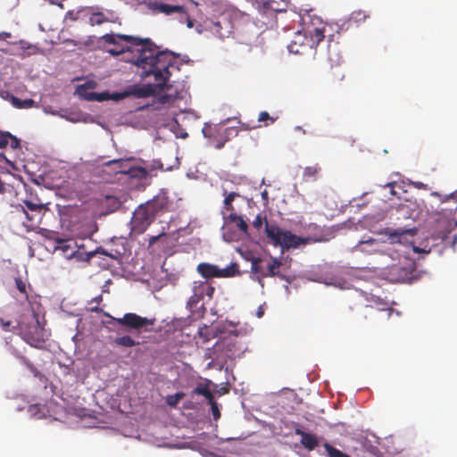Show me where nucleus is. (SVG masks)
Returning <instances> with one entry per match:
<instances>
[{"mask_svg":"<svg viewBox=\"0 0 457 457\" xmlns=\"http://www.w3.org/2000/svg\"><path fill=\"white\" fill-rule=\"evenodd\" d=\"M102 39L106 44L115 46V48L109 50L112 55L130 51L131 46L137 47V57L131 62L140 70V77H153V84L135 87L131 95L137 98H145L157 94L158 91L171 90L170 69L175 68V58L170 52L158 50L148 38L142 39L123 34H105Z\"/></svg>","mask_w":457,"mask_h":457,"instance_id":"f257e3e1","label":"nucleus"},{"mask_svg":"<svg viewBox=\"0 0 457 457\" xmlns=\"http://www.w3.org/2000/svg\"><path fill=\"white\" fill-rule=\"evenodd\" d=\"M318 26H307L304 32L295 33L294 38L288 44V51L295 54H304L311 51L325 38L326 24L319 18L316 19Z\"/></svg>","mask_w":457,"mask_h":457,"instance_id":"f03ea898","label":"nucleus"},{"mask_svg":"<svg viewBox=\"0 0 457 457\" xmlns=\"http://www.w3.org/2000/svg\"><path fill=\"white\" fill-rule=\"evenodd\" d=\"M265 232L270 242L275 246H281L282 249L296 248L305 241L291 231L281 229L278 225L267 221Z\"/></svg>","mask_w":457,"mask_h":457,"instance_id":"7ed1b4c3","label":"nucleus"},{"mask_svg":"<svg viewBox=\"0 0 457 457\" xmlns=\"http://www.w3.org/2000/svg\"><path fill=\"white\" fill-rule=\"evenodd\" d=\"M248 225L242 216L230 212L223 227V238L227 242H235L247 235Z\"/></svg>","mask_w":457,"mask_h":457,"instance_id":"20e7f679","label":"nucleus"},{"mask_svg":"<svg viewBox=\"0 0 457 457\" xmlns=\"http://www.w3.org/2000/svg\"><path fill=\"white\" fill-rule=\"evenodd\" d=\"M280 265L281 262L277 258H271L270 261L266 262L260 257H253L251 261V270L256 275L258 281L262 282L263 278L278 275Z\"/></svg>","mask_w":457,"mask_h":457,"instance_id":"39448f33","label":"nucleus"},{"mask_svg":"<svg viewBox=\"0 0 457 457\" xmlns=\"http://www.w3.org/2000/svg\"><path fill=\"white\" fill-rule=\"evenodd\" d=\"M155 216L153 210L146 204L139 205L133 213L132 229L138 234L144 233L154 221Z\"/></svg>","mask_w":457,"mask_h":457,"instance_id":"423d86ee","label":"nucleus"},{"mask_svg":"<svg viewBox=\"0 0 457 457\" xmlns=\"http://www.w3.org/2000/svg\"><path fill=\"white\" fill-rule=\"evenodd\" d=\"M112 321L115 324L135 330H140L154 324V320L141 317L134 312L125 313L121 318H112Z\"/></svg>","mask_w":457,"mask_h":457,"instance_id":"0eeeda50","label":"nucleus"},{"mask_svg":"<svg viewBox=\"0 0 457 457\" xmlns=\"http://www.w3.org/2000/svg\"><path fill=\"white\" fill-rule=\"evenodd\" d=\"M141 160H137L133 157L126 159H115L105 162V165L112 166V169H119V171H148L146 167H144L138 162Z\"/></svg>","mask_w":457,"mask_h":457,"instance_id":"6e6552de","label":"nucleus"},{"mask_svg":"<svg viewBox=\"0 0 457 457\" xmlns=\"http://www.w3.org/2000/svg\"><path fill=\"white\" fill-rule=\"evenodd\" d=\"M146 204L149 206L151 210H153L154 213L157 215L159 212L168 211L170 201L167 195V192L164 189H162L160 193L155 195L152 200L148 201Z\"/></svg>","mask_w":457,"mask_h":457,"instance_id":"1a4fd4ad","label":"nucleus"},{"mask_svg":"<svg viewBox=\"0 0 457 457\" xmlns=\"http://www.w3.org/2000/svg\"><path fill=\"white\" fill-rule=\"evenodd\" d=\"M389 279L397 283H411L412 274L410 269L399 265H393L388 271Z\"/></svg>","mask_w":457,"mask_h":457,"instance_id":"9d476101","label":"nucleus"},{"mask_svg":"<svg viewBox=\"0 0 457 457\" xmlns=\"http://www.w3.org/2000/svg\"><path fill=\"white\" fill-rule=\"evenodd\" d=\"M52 174L53 173H40L34 180L37 185H43L46 188H64L65 181L62 180L61 177L56 179H52Z\"/></svg>","mask_w":457,"mask_h":457,"instance_id":"9b49d317","label":"nucleus"},{"mask_svg":"<svg viewBox=\"0 0 457 457\" xmlns=\"http://www.w3.org/2000/svg\"><path fill=\"white\" fill-rule=\"evenodd\" d=\"M295 434L301 436V444L308 451H312L319 445L318 437L314 434L307 433L299 428L295 429Z\"/></svg>","mask_w":457,"mask_h":457,"instance_id":"f8f14e48","label":"nucleus"},{"mask_svg":"<svg viewBox=\"0 0 457 457\" xmlns=\"http://www.w3.org/2000/svg\"><path fill=\"white\" fill-rule=\"evenodd\" d=\"M94 87V83L92 82H87L84 85H79L77 88L78 94L81 96H83L87 100H96V101H103L106 99V97L104 96V94H97V93H88L87 89H92Z\"/></svg>","mask_w":457,"mask_h":457,"instance_id":"ddd939ff","label":"nucleus"},{"mask_svg":"<svg viewBox=\"0 0 457 457\" xmlns=\"http://www.w3.org/2000/svg\"><path fill=\"white\" fill-rule=\"evenodd\" d=\"M36 335H32L30 332H23L24 340L32 346H37L39 344L44 343L43 329L39 327V322L36 319Z\"/></svg>","mask_w":457,"mask_h":457,"instance_id":"4468645a","label":"nucleus"},{"mask_svg":"<svg viewBox=\"0 0 457 457\" xmlns=\"http://www.w3.org/2000/svg\"><path fill=\"white\" fill-rule=\"evenodd\" d=\"M200 285H201V281H195L193 283V287H192L193 294L189 297L188 302H187V306L190 309L196 308L197 304L204 297V293H203V288H202V287H200Z\"/></svg>","mask_w":457,"mask_h":457,"instance_id":"2eb2a0df","label":"nucleus"},{"mask_svg":"<svg viewBox=\"0 0 457 457\" xmlns=\"http://www.w3.org/2000/svg\"><path fill=\"white\" fill-rule=\"evenodd\" d=\"M328 60L331 64V67L340 66L344 60L340 53L338 52V46L337 44L331 45L329 44L328 46Z\"/></svg>","mask_w":457,"mask_h":457,"instance_id":"dca6fc26","label":"nucleus"},{"mask_svg":"<svg viewBox=\"0 0 457 457\" xmlns=\"http://www.w3.org/2000/svg\"><path fill=\"white\" fill-rule=\"evenodd\" d=\"M417 234V228H397L394 232L390 233L389 238L392 242H402L403 239H406L408 237H413Z\"/></svg>","mask_w":457,"mask_h":457,"instance_id":"f3484780","label":"nucleus"},{"mask_svg":"<svg viewBox=\"0 0 457 457\" xmlns=\"http://www.w3.org/2000/svg\"><path fill=\"white\" fill-rule=\"evenodd\" d=\"M379 242L377 239L370 238L366 241H361L357 245V248L365 253H375L378 252Z\"/></svg>","mask_w":457,"mask_h":457,"instance_id":"a211bd4d","label":"nucleus"},{"mask_svg":"<svg viewBox=\"0 0 457 457\" xmlns=\"http://www.w3.org/2000/svg\"><path fill=\"white\" fill-rule=\"evenodd\" d=\"M153 9L166 15H170L173 12L179 13L180 12H184V7L181 5H171L163 3H155Z\"/></svg>","mask_w":457,"mask_h":457,"instance_id":"6ab92c4d","label":"nucleus"},{"mask_svg":"<svg viewBox=\"0 0 457 457\" xmlns=\"http://www.w3.org/2000/svg\"><path fill=\"white\" fill-rule=\"evenodd\" d=\"M197 271L205 278H217L218 266L202 262L198 264Z\"/></svg>","mask_w":457,"mask_h":457,"instance_id":"aec40b11","label":"nucleus"},{"mask_svg":"<svg viewBox=\"0 0 457 457\" xmlns=\"http://www.w3.org/2000/svg\"><path fill=\"white\" fill-rule=\"evenodd\" d=\"M10 101L18 109H29L36 106V102L33 99L21 100L17 96H12Z\"/></svg>","mask_w":457,"mask_h":457,"instance_id":"412c9836","label":"nucleus"},{"mask_svg":"<svg viewBox=\"0 0 457 457\" xmlns=\"http://www.w3.org/2000/svg\"><path fill=\"white\" fill-rule=\"evenodd\" d=\"M163 91L164 90L157 92L160 94V96L157 98V103L162 105L172 104L174 101L178 98V92L175 91L174 93H162Z\"/></svg>","mask_w":457,"mask_h":457,"instance_id":"4be33fe9","label":"nucleus"},{"mask_svg":"<svg viewBox=\"0 0 457 457\" xmlns=\"http://www.w3.org/2000/svg\"><path fill=\"white\" fill-rule=\"evenodd\" d=\"M114 344L118 346L123 347H133L140 345L138 341H136L130 336L128 335L116 337L114 340Z\"/></svg>","mask_w":457,"mask_h":457,"instance_id":"5701e85b","label":"nucleus"},{"mask_svg":"<svg viewBox=\"0 0 457 457\" xmlns=\"http://www.w3.org/2000/svg\"><path fill=\"white\" fill-rule=\"evenodd\" d=\"M193 395H203L208 401V403L213 400V394L208 387V386L199 385L192 391Z\"/></svg>","mask_w":457,"mask_h":457,"instance_id":"b1692460","label":"nucleus"},{"mask_svg":"<svg viewBox=\"0 0 457 457\" xmlns=\"http://www.w3.org/2000/svg\"><path fill=\"white\" fill-rule=\"evenodd\" d=\"M323 447L326 451L327 457H350L347 453H343L328 443H325Z\"/></svg>","mask_w":457,"mask_h":457,"instance_id":"393cba45","label":"nucleus"},{"mask_svg":"<svg viewBox=\"0 0 457 457\" xmlns=\"http://www.w3.org/2000/svg\"><path fill=\"white\" fill-rule=\"evenodd\" d=\"M185 393L178 392L174 395H169L165 397V403L167 405L172 408H176L180 400L185 397Z\"/></svg>","mask_w":457,"mask_h":457,"instance_id":"a878e982","label":"nucleus"},{"mask_svg":"<svg viewBox=\"0 0 457 457\" xmlns=\"http://www.w3.org/2000/svg\"><path fill=\"white\" fill-rule=\"evenodd\" d=\"M369 17H370V15L367 14L365 11L357 10V11H353L351 13L349 21L353 23L359 24L361 22L365 21L366 19Z\"/></svg>","mask_w":457,"mask_h":457,"instance_id":"bb28decb","label":"nucleus"},{"mask_svg":"<svg viewBox=\"0 0 457 457\" xmlns=\"http://www.w3.org/2000/svg\"><path fill=\"white\" fill-rule=\"evenodd\" d=\"M107 21H109V19L101 12H93L89 17V23L92 26L101 25Z\"/></svg>","mask_w":457,"mask_h":457,"instance_id":"cd10ccee","label":"nucleus"},{"mask_svg":"<svg viewBox=\"0 0 457 457\" xmlns=\"http://www.w3.org/2000/svg\"><path fill=\"white\" fill-rule=\"evenodd\" d=\"M237 269L235 264H232L225 269H220L218 267L217 278H230L237 274Z\"/></svg>","mask_w":457,"mask_h":457,"instance_id":"c85d7f7f","label":"nucleus"},{"mask_svg":"<svg viewBox=\"0 0 457 457\" xmlns=\"http://www.w3.org/2000/svg\"><path fill=\"white\" fill-rule=\"evenodd\" d=\"M18 211H21L22 214L25 216L28 221L31 222L30 224H25L26 227H32L34 225L33 221L37 218H39V215H37L35 212H27L22 205H19L16 207Z\"/></svg>","mask_w":457,"mask_h":457,"instance_id":"c756f323","label":"nucleus"},{"mask_svg":"<svg viewBox=\"0 0 457 457\" xmlns=\"http://www.w3.org/2000/svg\"><path fill=\"white\" fill-rule=\"evenodd\" d=\"M276 120L277 118L270 116L266 111L261 112L258 116V122H262L265 127L274 123Z\"/></svg>","mask_w":457,"mask_h":457,"instance_id":"7c9ffc66","label":"nucleus"},{"mask_svg":"<svg viewBox=\"0 0 457 457\" xmlns=\"http://www.w3.org/2000/svg\"><path fill=\"white\" fill-rule=\"evenodd\" d=\"M24 208L27 212H35L37 215H40L43 210V204H34L30 201H24Z\"/></svg>","mask_w":457,"mask_h":457,"instance_id":"2f4dec72","label":"nucleus"},{"mask_svg":"<svg viewBox=\"0 0 457 457\" xmlns=\"http://www.w3.org/2000/svg\"><path fill=\"white\" fill-rule=\"evenodd\" d=\"M238 195L235 192H231L229 194H228L224 199V208L228 211V212H233L234 211V207L232 205V202L234 201L235 197L237 196Z\"/></svg>","mask_w":457,"mask_h":457,"instance_id":"473e14b6","label":"nucleus"},{"mask_svg":"<svg viewBox=\"0 0 457 457\" xmlns=\"http://www.w3.org/2000/svg\"><path fill=\"white\" fill-rule=\"evenodd\" d=\"M0 157L5 159V161L10 164V166L15 170V171H21V168L24 170V171H29L27 170L26 165L22 164L21 162H19L17 160L10 161L8 160L4 154H0Z\"/></svg>","mask_w":457,"mask_h":457,"instance_id":"72a5a7b5","label":"nucleus"},{"mask_svg":"<svg viewBox=\"0 0 457 457\" xmlns=\"http://www.w3.org/2000/svg\"><path fill=\"white\" fill-rule=\"evenodd\" d=\"M0 326L4 331H14L16 328H18L19 323L17 321L13 322L11 320L5 321L3 319H0Z\"/></svg>","mask_w":457,"mask_h":457,"instance_id":"f704fd0d","label":"nucleus"},{"mask_svg":"<svg viewBox=\"0 0 457 457\" xmlns=\"http://www.w3.org/2000/svg\"><path fill=\"white\" fill-rule=\"evenodd\" d=\"M204 295H207L209 298H212L215 288L206 281H201Z\"/></svg>","mask_w":457,"mask_h":457,"instance_id":"c9c22d12","label":"nucleus"},{"mask_svg":"<svg viewBox=\"0 0 457 457\" xmlns=\"http://www.w3.org/2000/svg\"><path fill=\"white\" fill-rule=\"evenodd\" d=\"M9 137H11L10 132L0 130V149L5 148L8 145Z\"/></svg>","mask_w":457,"mask_h":457,"instance_id":"e433bc0d","label":"nucleus"},{"mask_svg":"<svg viewBox=\"0 0 457 457\" xmlns=\"http://www.w3.org/2000/svg\"><path fill=\"white\" fill-rule=\"evenodd\" d=\"M208 403L211 405L213 420H218L220 418V412L217 403L214 400H212V402H210Z\"/></svg>","mask_w":457,"mask_h":457,"instance_id":"4c0bfd02","label":"nucleus"},{"mask_svg":"<svg viewBox=\"0 0 457 457\" xmlns=\"http://www.w3.org/2000/svg\"><path fill=\"white\" fill-rule=\"evenodd\" d=\"M9 144L11 148L13 150H20L21 149V142L18 137L11 134V137H9Z\"/></svg>","mask_w":457,"mask_h":457,"instance_id":"58836bf2","label":"nucleus"},{"mask_svg":"<svg viewBox=\"0 0 457 457\" xmlns=\"http://www.w3.org/2000/svg\"><path fill=\"white\" fill-rule=\"evenodd\" d=\"M170 166L164 167L163 163L161 161H154V164L152 167V170H162L163 171H170Z\"/></svg>","mask_w":457,"mask_h":457,"instance_id":"ea45409f","label":"nucleus"},{"mask_svg":"<svg viewBox=\"0 0 457 457\" xmlns=\"http://www.w3.org/2000/svg\"><path fill=\"white\" fill-rule=\"evenodd\" d=\"M15 284H16L17 289L21 294H24V295H27L26 284H25V282L21 278H15Z\"/></svg>","mask_w":457,"mask_h":457,"instance_id":"a19ab883","label":"nucleus"},{"mask_svg":"<svg viewBox=\"0 0 457 457\" xmlns=\"http://www.w3.org/2000/svg\"><path fill=\"white\" fill-rule=\"evenodd\" d=\"M9 187L12 188V187L9 183H7L6 181L3 180L0 178V194H4L6 192H10Z\"/></svg>","mask_w":457,"mask_h":457,"instance_id":"79ce46f5","label":"nucleus"},{"mask_svg":"<svg viewBox=\"0 0 457 457\" xmlns=\"http://www.w3.org/2000/svg\"><path fill=\"white\" fill-rule=\"evenodd\" d=\"M179 14H183V17H185V22H187V28L192 29L194 27V21L186 12V10L184 9V12H180Z\"/></svg>","mask_w":457,"mask_h":457,"instance_id":"37998d69","label":"nucleus"},{"mask_svg":"<svg viewBox=\"0 0 457 457\" xmlns=\"http://www.w3.org/2000/svg\"><path fill=\"white\" fill-rule=\"evenodd\" d=\"M56 242L59 244V245L56 246V248L62 249L64 252L67 251V249L70 247L67 245V241L64 239L57 238Z\"/></svg>","mask_w":457,"mask_h":457,"instance_id":"c03bdc74","label":"nucleus"},{"mask_svg":"<svg viewBox=\"0 0 457 457\" xmlns=\"http://www.w3.org/2000/svg\"><path fill=\"white\" fill-rule=\"evenodd\" d=\"M253 225L254 228L258 229L262 226V218L261 217V215L256 216L255 220L253 222Z\"/></svg>","mask_w":457,"mask_h":457,"instance_id":"a18cd8bd","label":"nucleus"},{"mask_svg":"<svg viewBox=\"0 0 457 457\" xmlns=\"http://www.w3.org/2000/svg\"><path fill=\"white\" fill-rule=\"evenodd\" d=\"M397 186V183L396 182H390V183H387L385 187H391V194L392 195H396V191H395V187Z\"/></svg>","mask_w":457,"mask_h":457,"instance_id":"49530a36","label":"nucleus"},{"mask_svg":"<svg viewBox=\"0 0 457 457\" xmlns=\"http://www.w3.org/2000/svg\"><path fill=\"white\" fill-rule=\"evenodd\" d=\"M449 199H453L455 201H457V190H455L454 192L445 195V201L446 200H449Z\"/></svg>","mask_w":457,"mask_h":457,"instance_id":"de8ad7c7","label":"nucleus"},{"mask_svg":"<svg viewBox=\"0 0 457 457\" xmlns=\"http://www.w3.org/2000/svg\"><path fill=\"white\" fill-rule=\"evenodd\" d=\"M102 301H103V296H102V295H99L94 297L91 300V303H96L97 304H99Z\"/></svg>","mask_w":457,"mask_h":457,"instance_id":"09e8293b","label":"nucleus"},{"mask_svg":"<svg viewBox=\"0 0 457 457\" xmlns=\"http://www.w3.org/2000/svg\"><path fill=\"white\" fill-rule=\"evenodd\" d=\"M89 311L92 312H96V313L102 312V309L98 306L90 307Z\"/></svg>","mask_w":457,"mask_h":457,"instance_id":"8fccbe9b","label":"nucleus"},{"mask_svg":"<svg viewBox=\"0 0 457 457\" xmlns=\"http://www.w3.org/2000/svg\"><path fill=\"white\" fill-rule=\"evenodd\" d=\"M413 184H414L415 187H417V188H425L426 187L425 185L421 182H414Z\"/></svg>","mask_w":457,"mask_h":457,"instance_id":"3c124183","label":"nucleus"},{"mask_svg":"<svg viewBox=\"0 0 457 457\" xmlns=\"http://www.w3.org/2000/svg\"><path fill=\"white\" fill-rule=\"evenodd\" d=\"M234 345H235V344H234V343H233V344H230V343H229V344H228V345H227V347H228L227 352H228V353H231V352H232V348H231V346H234Z\"/></svg>","mask_w":457,"mask_h":457,"instance_id":"603ef678","label":"nucleus"},{"mask_svg":"<svg viewBox=\"0 0 457 457\" xmlns=\"http://www.w3.org/2000/svg\"><path fill=\"white\" fill-rule=\"evenodd\" d=\"M305 171L311 172V171H312V169L311 167H308V168H306ZM313 171H317V168H314Z\"/></svg>","mask_w":457,"mask_h":457,"instance_id":"864d4df0","label":"nucleus"},{"mask_svg":"<svg viewBox=\"0 0 457 457\" xmlns=\"http://www.w3.org/2000/svg\"><path fill=\"white\" fill-rule=\"evenodd\" d=\"M179 21L181 23H184L186 21H185V17H183V14H180V18H179Z\"/></svg>","mask_w":457,"mask_h":457,"instance_id":"5fc2aeb1","label":"nucleus"},{"mask_svg":"<svg viewBox=\"0 0 457 457\" xmlns=\"http://www.w3.org/2000/svg\"><path fill=\"white\" fill-rule=\"evenodd\" d=\"M343 79H344V74L341 72L338 79L342 80Z\"/></svg>","mask_w":457,"mask_h":457,"instance_id":"6e6d98bb","label":"nucleus"},{"mask_svg":"<svg viewBox=\"0 0 457 457\" xmlns=\"http://www.w3.org/2000/svg\"><path fill=\"white\" fill-rule=\"evenodd\" d=\"M101 253H102L103 254H104V255H109V254L107 253V252H106V251H104V250H103Z\"/></svg>","mask_w":457,"mask_h":457,"instance_id":"4d7b16f0","label":"nucleus"},{"mask_svg":"<svg viewBox=\"0 0 457 457\" xmlns=\"http://www.w3.org/2000/svg\"><path fill=\"white\" fill-rule=\"evenodd\" d=\"M142 174H143L144 176H142L141 178H145V177H146V175H147L148 173L144 172V173H142Z\"/></svg>","mask_w":457,"mask_h":457,"instance_id":"13d9d810","label":"nucleus"},{"mask_svg":"<svg viewBox=\"0 0 457 457\" xmlns=\"http://www.w3.org/2000/svg\"><path fill=\"white\" fill-rule=\"evenodd\" d=\"M187 178H189V179H195V176L191 177V176L189 175V173H187Z\"/></svg>","mask_w":457,"mask_h":457,"instance_id":"bf43d9fd","label":"nucleus"},{"mask_svg":"<svg viewBox=\"0 0 457 457\" xmlns=\"http://www.w3.org/2000/svg\"><path fill=\"white\" fill-rule=\"evenodd\" d=\"M262 315V312H259L258 316L261 317Z\"/></svg>","mask_w":457,"mask_h":457,"instance_id":"052dcab7","label":"nucleus"},{"mask_svg":"<svg viewBox=\"0 0 457 457\" xmlns=\"http://www.w3.org/2000/svg\"><path fill=\"white\" fill-rule=\"evenodd\" d=\"M156 240V237H153V239L151 240V242H154Z\"/></svg>","mask_w":457,"mask_h":457,"instance_id":"680f3d73","label":"nucleus"}]
</instances>
